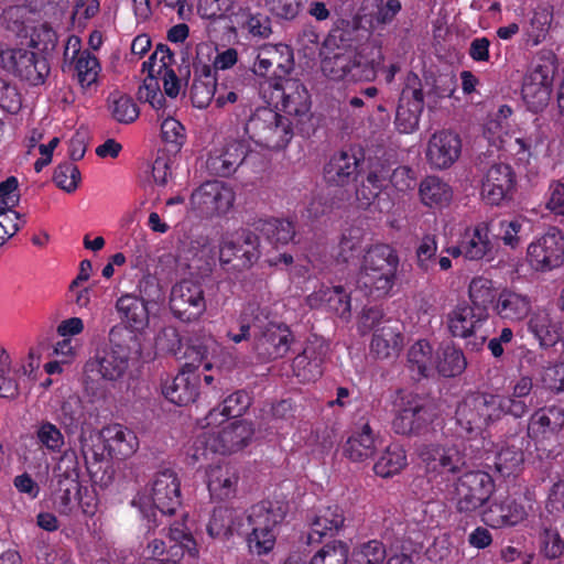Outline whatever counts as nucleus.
I'll return each instance as SVG.
<instances>
[{
	"instance_id": "26",
	"label": "nucleus",
	"mask_w": 564,
	"mask_h": 564,
	"mask_svg": "<svg viewBox=\"0 0 564 564\" xmlns=\"http://www.w3.org/2000/svg\"><path fill=\"white\" fill-rule=\"evenodd\" d=\"M185 356L192 362H205V369L210 370L214 366L224 369H231L236 366L232 354L220 347L213 338L193 341L186 349Z\"/></svg>"
},
{
	"instance_id": "57",
	"label": "nucleus",
	"mask_w": 564,
	"mask_h": 564,
	"mask_svg": "<svg viewBox=\"0 0 564 564\" xmlns=\"http://www.w3.org/2000/svg\"><path fill=\"white\" fill-rule=\"evenodd\" d=\"M261 230L271 242L281 245L289 243L295 235L293 224L285 219L267 220Z\"/></svg>"
},
{
	"instance_id": "15",
	"label": "nucleus",
	"mask_w": 564,
	"mask_h": 564,
	"mask_svg": "<svg viewBox=\"0 0 564 564\" xmlns=\"http://www.w3.org/2000/svg\"><path fill=\"white\" fill-rule=\"evenodd\" d=\"M0 66L15 73L31 85H40L48 73L44 58L23 48H7L0 51Z\"/></svg>"
},
{
	"instance_id": "58",
	"label": "nucleus",
	"mask_w": 564,
	"mask_h": 564,
	"mask_svg": "<svg viewBox=\"0 0 564 564\" xmlns=\"http://www.w3.org/2000/svg\"><path fill=\"white\" fill-rule=\"evenodd\" d=\"M80 452L86 462L102 460L107 454L102 431L100 433L83 434L80 436Z\"/></svg>"
},
{
	"instance_id": "62",
	"label": "nucleus",
	"mask_w": 564,
	"mask_h": 564,
	"mask_svg": "<svg viewBox=\"0 0 564 564\" xmlns=\"http://www.w3.org/2000/svg\"><path fill=\"white\" fill-rule=\"evenodd\" d=\"M361 250V231L360 229H350L344 234L338 246V260L343 262H350L354 260Z\"/></svg>"
},
{
	"instance_id": "6",
	"label": "nucleus",
	"mask_w": 564,
	"mask_h": 564,
	"mask_svg": "<svg viewBox=\"0 0 564 564\" xmlns=\"http://www.w3.org/2000/svg\"><path fill=\"white\" fill-rule=\"evenodd\" d=\"M243 131L254 143L269 149L282 148L292 138L289 119L267 107L258 108L251 115Z\"/></svg>"
},
{
	"instance_id": "61",
	"label": "nucleus",
	"mask_w": 564,
	"mask_h": 564,
	"mask_svg": "<svg viewBox=\"0 0 564 564\" xmlns=\"http://www.w3.org/2000/svg\"><path fill=\"white\" fill-rule=\"evenodd\" d=\"M523 452L514 448V446H508L502 448L496 459V467L498 471L505 476H509L516 473L523 463Z\"/></svg>"
},
{
	"instance_id": "60",
	"label": "nucleus",
	"mask_w": 564,
	"mask_h": 564,
	"mask_svg": "<svg viewBox=\"0 0 564 564\" xmlns=\"http://www.w3.org/2000/svg\"><path fill=\"white\" fill-rule=\"evenodd\" d=\"M154 346L158 354L176 355L182 347L177 329L172 326L162 328L155 336Z\"/></svg>"
},
{
	"instance_id": "28",
	"label": "nucleus",
	"mask_w": 564,
	"mask_h": 564,
	"mask_svg": "<svg viewBox=\"0 0 564 564\" xmlns=\"http://www.w3.org/2000/svg\"><path fill=\"white\" fill-rule=\"evenodd\" d=\"M129 367V354L122 346H112L86 364L88 371H97L108 381L121 379Z\"/></svg>"
},
{
	"instance_id": "51",
	"label": "nucleus",
	"mask_w": 564,
	"mask_h": 564,
	"mask_svg": "<svg viewBox=\"0 0 564 564\" xmlns=\"http://www.w3.org/2000/svg\"><path fill=\"white\" fill-rule=\"evenodd\" d=\"M468 297L471 306L487 308L496 299L494 282L485 276H475L468 284Z\"/></svg>"
},
{
	"instance_id": "63",
	"label": "nucleus",
	"mask_w": 564,
	"mask_h": 564,
	"mask_svg": "<svg viewBox=\"0 0 564 564\" xmlns=\"http://www.w3.org/2000/svg\"><path fill=\"white\" fill-rule=\"evenodd\" d=\"M80 181V173L73 163L59 164L54 173L55 184L67 193L74 192Z\"/></svg>"
},
{
	"instance_id": "54",
	"label": "nucleus",
	"mask_w": 564,
	"mask_h": 564,
	"mask_svg": "<svg viewBox=\"0 0 564 564\" xmlns=\"http://www.w3.org/2000/svg\"><path fill=\"white\" fill-rule=\"evenodd\" d=\"M348 555V545L340 540H334L323 545L308 564H346Z\"/></svg>"
},
{
	"instance_id": "44",
	"label": "nucleus",
	"mask_w": 564,
	"mask_h": 564,
	"mask_svg": "<svg viewBox=\"0 0 564 564\" xmlns=\"http://www.w3.org/2000/svg\"><path fill=\"white\" fill-rule=\"evenodd\" d=\"M248 397L246 393L238 391L226 398L223 404L212 410L205 417L206 424L204 426H214L231 422L230 419L240 416L248 408Z\"/></svg>"
},
{
	"instance_id": "55",
	"label": "nucleus",
	"mask_w": 564,
	"mask_h": 564,
	"mask_svg": "<svg viewBox=\"0 0 564 564\" xmlns=\"http://www.w3.org/2000/svg\"><path fill=\"white\" fill-rule=\"evenodd\" d=\"M73 62L75 63L76 75L82 87H89L97 82L101 67L95 55L84 51Z\"/></svg>"
},
{
	"instance_id": "21",
	"label": "nucleus",
	"mask_w": 564,
	"mask_h": 564,
	"mask_svg": "<svg viewBox=\"0 0 564 564\" xmlns=\"http://www.w3.org/2000/svg\"><path fill=\"white\" fill-rule=\"evenodd\" d=\"M293 69V54L288 45L265 44L258 48L252 72L257 76H267L271 70L273 79H283Z\"/></svg>"
},
{
	"instance_id": "38",
	"label": "nucleus",
	"mask_w": 564,
	"mask_h": 564,
	"mask_svg": "<svg viewBox=\"0 0 564 564\" xmlns=\"http://www.w3.org/2000/svg\"><path fill=\"white\" fill-rule=\"evenodd\" d=\"M530 311L531 301L527 295L507 289L499 293L495 305L497 315L510 322L524 319Z\"/></svg>"
},
{
	"instance_id": "7",
	"label": "nucleus",
	"mask_w": 564,
	"mask_h": 564,
	"mask_svg": "<svg viewBox=\"0 0 564 564\" xmlns=\"http://www.w3.org/2000/svg\"><path fill=\"white\" fill-rule=\"evenodd\" d=\"M555 72L556 55L551 50H541L536 65L522 85L523 100L532 111H539L549 104Z\"/></svg>"
},
{
	"instance_id": "29",
	"label": "nucleus",
	"mask_w": 564,
	"mask_h": 564,
	"mask_svg": "<svg viewBox=\"0 0 564 564\" xmlns=\"http://www.w3.org/2000/svg\"><path fill=\"white\" fill-rule=\"evenodd\" d=\"M226 425L218 432H209L213 435L212 452L219 454L235 453L245 447L252 436L249 423L242 421L225 422Z\"/></svg>"
},
{
	"instance_id": "8",
	"label": "nucleus",
	"mask_w": 564,
	"mask_h": 564,
	"mask_svg": "<svg viewBox=\"0 0 564 564\" xmlns=\"http://www.w3.org/2000/svg\"><path fill=\"white\" fill-rule=\"evenodd\" d=\"M494 490L491 476L476 470L458 477L448 489V495L459 512L470 513L484 506Z\"/></svg>"
},
{
	"instance_id": "48",
	"label": "nucleus",
	"mask_w": 564,
	"mask_h": 564,
	"mask_svg": "<svg viewBox=\"0 0 564 564\" xmlns=\"http://www.w3.org/2000/svg\"><path fill=\"white\" fill-rule=\"evenodd\" d=\"M36 444L50 454H58L65 446V436L54 423L42 420L34 427Z\"/></svg>"
},
{
	"instance_id": "56",
	"label": "nucleus",
	"mask_w": 564,
	"mask_h": 564,
	"mask_svg": "<svg viewBox=\"0 0 564 564\" xmlns=\"http://www.w3.org/2000/svg\"><path fill=\"white\" fill-rule=\"evenodd\" d=\"M174 55L166 45H158L150 58L143 63L142 69L149 73V76L160 77L163 73L172 70Z\"/></svg>"
},
{
	"instance_id": "53",
	"label": "nucleus",
	"mask_w": 564,
	"mask_h": 564,
	"mask_svg": "<svg viewBox=\"0 0 564 564\" xmlns=\"http://www.w3.org/2000/svg\"><path fill=\"white\" fill-rule=\"evenodd\" d=\"M109 108L113 119L120 123H131L139 117V108L131 97L119 93L109 97Z\"/></svg>"
},
{
	"instance_id": "14",
	"label": "nucleus",
	"mask_w": 564,
	"mask_h": 564,
	"mask_svg": "<svg viewBox=\"0 0 564 564\" xmlns=\"http://www.w3.org/2000/svg\"><path fill=\"white\" fill-rule=\"evenodd\" d=\"M424 108V97L421 83L415 74L406 76V84L402 90L400 104L395 113V127L401 133H412L419 127L420 117Z\"/></svg>"
},
{
	"instance_id": "17",
	"label": "nucleus",
	"mask_w": 564,
	"mask_h": 564,
	"mask_svg": "<svg viewBox=\"0 0 564 564\" xmlns=\"http://www.w3.org/2000/svg\"><path fill=\"white\" fill-rule=\"evenodd\" d=\"M528 258L535 270L557 268L564 259V236L555 228L550 229L529 245Z\"/></svg>"
},
{
	"instance_id": "42",
	"label": "nucleus",
	"mask_w": 564,
	"mask_h": 564,
	"mask_svg": "<svg viewBox=\"0 0 564 564\" xmlns=\"http://www.w3.org/2000/svg\"><path fill=\"white\" fill-rule=\"evenodd\" d=\"M421 203L430 208H443L453 198L451 186L437 176H426L419 186Z\"/></svg>"
},
{
	"instance_id": "43",
	"label": "nucleus",
	"mask_w": 564,
	"mask_h": 564,
	"mask_svg": "<svg viewBox=\"0 0 564 564\" xmlns=\"http://www.w3.org/2000/svg\"><path fill=\"white\" fill-rule=\"evenodd\" d=\"M462 238L466 259L480 260L489 256L494 249L487 224L481 223L466 229Z\"/></svg>"
},
{
	"instance_id": "36",
	"label": "nucleus",
	"mask_w": 564,
	"mask_h": 564,
	"mask_svg": "<svg viewBox=\"0 0 564 564\" xmlns=\"http://www.w3.org/2000/svg\"><path fill=\"white\" fill-rule=\"evenodd\" d=\"M312 308H326L340 317H348L350 313V300L341 286H322L306 299Z\"/></svg>"
},
{
	"instance_id": "52",
	"label": "nucleus",
	"mask_w": 564,
	"mask_h": 564,
	"mask_svg": "<svg viewBox=\"0 0 564 564\" xmlns=\"http://www.w3.org/2000/svg\"><path fill=\"white\" fill-rule=\"evenodd\" d=\"M466 360L464 354L455 347H445L441 354L436 355L435 371L444 377H455L464 371Z\"/></svg>"
},
{
	"instance_id": "47",
	"label": "nucleus",
	"mask_w": 564,
	"mask_h": 564,
	"mask_svg": "<svg viewBox=\"0 0 564 564\" xmlns=\"http://www.w3.org/2000/svg\"><path fill=\"white\" fill-rule=\"evenodd\" d=\"M408 361L411 370L419 377H430L435 372L436 356L430 343L419 340L411 346L408 352Z\"/></svg>"
},
{
	"instance_id": "30",
	"label": "nucleus",
	"mask_w": 564,
	"mask_h": 564,
	"mask_svg": "<svg viewBox=\"0 0 564 564\" xmlns=\"http://www.w3.org/2000/svg\"><path fill=\"white\" fill-rule=\"evenodd\" d=\"M403 327L399 321L387 319L373 332L371 351L381 359L392 358L401 351L404 338Z\"/></svg>"
},
{
	"instance_id": "16",
	"label": "nucleus",
	"mask_w": 564,
	"mask_h": 564,
	"mask_svg": "<svg viewBox=\"0 0 564 564\" xmlns=\"http://www.w3.org/2000/svg\"><path fill=\"white\" fill-rule=\"evenodd\" d=\"M260 258L259 237L247 229H240L226 236L219 247V260L230 263L234 259L239 265L249 268Z\"/></svg>"
},
{
	"instance_id": "4",
	"label": "nucleus",
	"mask_w": 564,
	"mask_h": 564,
	"mask_svg": "<svg viewBox=\"0 0 564 564\" xmlns=\"http://www.w3.org/2000/svg\"><path fill=\"white\" fill-rule=\"evenodd\" d=\"M261 94L269 105L280 108L299 123L311 118L310 94L299 79H269L261 86Z\"/></svg>"
},
{
	"instance_id": "18",
	"label": "nucleus",
	"mask_w": 564,
	"mask_h": 564,
	"mask_svg": "<svg viewBox=\"0 0 564 564\" xmlns=\"http://www.w3.org/2000/svg\"><path fill=\"white\" fill-rule=\"evenodd\" d=\"M260 332L254 336L253 350L263 360H273L284 357L290 350L292 334L284 324H260Z\"/></svg>"
},
{
	"instance_id": "49",
	"label": "nucleus",
	"mask_w": 564,
	"mask_h": 564,
	"mask_svg": "<svg viewBox=\"0 0 564 564\" xmlns=\"http://www.w3.org/2000/svg\"><path fill=\"white\" fill-rule=\"evenodd\" d=\"M408 464L405 451L397 444L390 445L373 466L375 473L383 478L400 473Z\"/></svg>"
},
{
	"instance_id": "59",
	"label": "nucleus",
	"mask_w": 564,
	"mask_h": 564,
	"mask_svg": "<svg viewBox=\"0 0 564 564\" xmlns=\"http://www.w3.org/2000/svg\"><path fill=\"white\" fill-rule=\"evenodd\" d=\"M57 42L56 32L47 23H39L32 28L30 45L40 52H50Z\"/></svg>"
},
{
	"instance_id": "27",
	"label": "nucleus",
	"mask_w": 564,
	"mask_h": 564,
	"mask_svg": "<svg viewBox=\"0 0 564 564\" xmlns=\"http://www.w3.org/2000/svg\"><path fill=\"white\" fill-rule=\"evenodd\" d=\"M514 186L512 170L507 164H494L487 171L481 187L482 198L490 205L505 202Z\"/></svg>"
},
{
	"instance_id": "19",
	"label": "nucleus",
	"mask_w": 564,
	"mask_h": 564,
	"mask_svg": "<svg viewBox=\"0 0 564 564\" xmlns=\"http://www.w3.org/2000/svg\"><path fill=\"white\" fill-rule=\"evenodd\" d=\"M462 140L459 135L449 130L434 132L426 144L425 159L435 170L451 167L460 156Z\"/></svg>"
},
{
	"instance_id": "64",
	"label": "nucleus",
	"mask_w": 564,
	"mask_h": 564,
	"mask_svg": "<svg viewBox=\"0 0 564 564\" xmlns=\"http://www.w3.org/2000/svg\"><path fill=\"white\" fill-rule=\"evenodd\" d=\"M357 557L359 564H386L389 558L384 546L377 540L361 544Z\"/></svg>"
},
{
	"instance_id": "9",
	"label": "nucleus",
	"mask_w": 564,
	"mask_h": 564,
	"mask_svg": "<svg viewBox=\"0 0 564 564\" xmlns=\"http://www.w3.org/2000/svg\"><path fill=\"white\" fill-rule=\"evenodd\" d=\"M488 319L487 308H476L462 302L447 314L446 323L454 337L470 339L469 344L477 348L482 346L488 337L485 329Z\"/></svg>"
},
{
	"instance_id": "2",
	"label": "nucleus",
	"mask_w": 564,
	"mask_h": 564,
	"mask_svg": "<svg viewBox=\"0 0 564 564\" xmlns=\"http://www.w3.org/2000/svg\"><path fill=\"white\" fill-rule=\"evenodd\" d=\"M399 264L397 252L388 245H375L364 254L357 284L369 294L382 296L394 283Z\"/></svg>"
},
{
	"instance_id": "12",
	"label": "nucleus",
	"mask_w": 564,
	"mask_h": 564,
	"mask_svg": "<svg viewBox=\"0 0 564 564\" xmlns=\"http://www.w3.org/2000/svg\"><path fill=\"white\" fill-rule=\"evenodd\" d=\"M169 304L173 315L182 322L198 321L206 312L202 284L193 280L180 281L171 289Z\"/></svg>"
},
{
	"instance_id": "37",
	"label": "nucleus",
	"mask_w": 564,
	"mask_h": 564,
	"mask_svg": "<svg viewBox=\"0 0 564 564\" xmlns=\"http://www.w3.org/2000/svg\"><path fill=\"white\" fill-rule=\"evenodd\" d=\"M376 438L369 423H362L357 426L348 437L344 454L352 462H364L376 453Z\"/></svg>"
},
{
	"instance_id": "46",
	"label": "nucleus",
	"mask_w": 564,
	"mask_h": 564,
	"mask_svg": "<svg viewBox=\"0 0 564 564\" xmlns=\"http://www.w3.org/2000/svg\"><path fill=\"white\" fill-rule=\"evenodd\" d=\"M117 310L121 318L133 330H142L149 323V311L143 300L134 295H122L117 301Z\"/></svg>"
},
{
	"instance_id": "13",
	"label": "nucleus",
	"mask_w": 564,
	"mask_h": 564,
	"mask_svg": "<svg viewBox=\"0 0 564 564\" xmlns=\"http://www.w3.org/2000/svg\"><path fill=\"white\" fill-rule=\"evenodd\" d=\"M234 202V189L220 181L203 184L191 196L192 208L208 217L228 213Z\"/></svg>"
},
{
	"instance_id": "10",
	"label": "nucleus",
	"mask_w": 564,
	"mask_h": 564,
	"mask_svg": "<svg viewBox=\"0 0 564 564\" xmlns=\"http://www.w3.org/2000/svg\"><path fill=\"white\" fill-rule=\"evenodd\" d=\"M488 399H490V394L473 393L458 403L455 421L459 435H478L490 422L499 420L491 410V400Z\"/></svg>"
},
{
	"instance_id": "45",
	"label": "nucleus",
	"mask_w": 564,
	"mask_h": 564,
	"mask_svg": "<svg viewBox=\"0 0 564 564\" xmlns=\"http://www.w3.org/2000/svg\"><path fill=\"white\" fill-rule=\"evenodd\" d=\"M248 151L246 140L228 141L220 155L213 159V169L223 176L230 175L243 162Z\"/></svg>"
},
{
	"instance_id": "50",
	"label": "nucleus",
	"mask_w": 564,
	"mask_h": 564,
	"mask_svg": "<svg viewBox=\"0 0 564 564\" xmlns=\"http://www.w3.org/2000/svg\"><path fill=\"white\" fill-rule=\"evenodd\" d=\"M552 20L553 12L549 7H538L524 29L527 42L536 46L545 41Z\"/></svg>"
},
{
	"instance_id": "11",
	"label": "nucleus",
	"mask_w": 564,
	"mask_h": 564,
	"mask_svg": "<svg viewBox=\"0 0 564 564\" xmlns=\"http://www.w3.org/2000/svg\"><path fill=\"white\" fill-rule=\"evenodd\" d=\"M394 406L395 416L392 421V429L398 434H419L432 421L431 408L417 394L400 393Z\"/></svg>"
},
{
	"instance_id": "32",
	"label": "nucleus",
	"mask_w": 564,
	"mask_h": 564,
	"mask_svg": "<svg viewBox=\"0 0 564 564\" xmlns=\"http://www.w3.org/2000/svg\"><path fill=\"white\" fill-rule=\"evenodd\" d=\"M344 522V512L337 505L318 507L310 519L307 543L319 542L323 536L338 532Z\"/></svg>"
},
{
	"instance_id": "39",
	"label": "nucleus",
	"mask_w": 564,
	"mask_h": 564,
	"mask_svg": "<svg viewBox=\"0 0 564 564\" xmlns=\"http://www.w3.org/2000/svg\"><path fill=\"white\" fill-rule=\"evenodd\" d=\"M235 28L246 30L252 37L267 39L272 33L270 19L262 14H252L250 9L237 4L229 14Z\"/></svg>"
},
{
	"instance_id": "5",
	"label": "nucleus",
	"mask_w": 564,
	"mask_h": 564,
	"mask_svg": "<svg viewBox=\"0 0 564 564\" xmlns=\"http://www.w3.org/2000/svg\"><path fill=\"white\" fill-rule=\"evenodd\" d=\"M286 507L280 501H262L252 506L247 514L251 533L248 535V544L252 552L264 554L270 552L276 538V525L285 517Z\"/></svg>"
},
{
	"instance_id": "35",
	"label": "nucleus",
	"mask_w": 564,
	"mask_h": 564,
	"mask_svg": "<svg viewBox=\"0 0 564 564\" xmlns=\"http://www.w3.org/2000/svg\"><path fill=\"white\" fill-rule=\"evenodd\" d=\"M358 160L348 152L335 153L324 167V180L332 186H345L357 176Z\"/></svg>"
},
{
	"instance_id": "22",
	"label": "nucleus",
	"mask_w": 564,
	"mask_h": 564,
	"mask_svg": "<svg viewBox=\"0 0 564 564\" xmlns=\"http://www.w3.org/2000/svg\"><path fill=\"white\" fill-rule=\"evenodd\" d=\"M419 456L429 474H454L465 466L464 456L455 445H425Z\"/></svg>"
},
{
	"instance_id": "40",
	"label": "nucleus",
	"mask_w": 564,
	"mask_h": 564,
	"mask_svg": "<svg viewBox=\"0 0 564 564\" xmlns=\"http://www.w3.org/2000/svg\"><path fill=\"white\" fill-rule=\"evenodd\" d=\"M528 326L542 348L553 347L561 339V326L546 310L535 311Z\"/></svg>"
},
{
	"instance_id": "20",
	"label": "nucleus",
	"mask_w": 564,
	"mask_h": 564,
	"mask_svg": "<svg viewBox=\"0 0 564 564\" xmlns=\"http://www.w3.org/2000/svg\"><path fill=\"white\" fill-rule=\"evenodd\" d=\"M534 500L529 495L507 498L492 503L484 513V521L492 528L511 527L523 521L533 511Z\"/></svg>"
},
{
	"instance_id": "33",
	"label": "nucleus",
	"mask_w": 564,
	"mask_h": 564,
	"mask_svg": "<svg viewBox=\"0 0 564 564\" xmlns=\"http://www.w3.org/2000/svg\"><path fill=\"white\" fill-rule=\"evenodd\" d=\"M102 435L105 446L107 447V455L112 458H128L132 456L139 447V441L134 432L120 424H113L102 429Z\"/></svg>"
},
{
	"instance_id": "34",
	"label": "nucleus",
	"mask_w": 564,
	"mask_h": 564,
	"mask_svg": "<svg viewBox=\"0 0 564 564\" xmlns=\"http://www.w3.org/2000/svg\"><path fill=\"white\" fill-rule=\"evenodd\" d=\"M199 377L189 370H183L163 386L165 398L180 406L195 401L198 395Z\"/></svg>"
},
{
	"instance_id": "1",
	"label": "nucleus",
	"mask_w": 564,
	"mask_h": 564,
	"mask_svg": "<svg viewBox=\"0 0 564 564\" xmlns=\"http://www.w3.org/2000/svg\"><path fill=\"white\" fill-rule=\"evenodd\" d=\"M321 68L332 80L369 82L376 77L377 68L383 63L381 46L376 43L364 45L360 51L350 46L329 50L327 42L322 52Z\"/></svg>"
},
{
	"instance_id": "31",
	"label": "nucleus",
	"mask_w": 564,
	"mask_h": 564,
	"mask_svg": "<svg viewBox=\"0 0 564 564\" xmlns=\"http://www.w3.org/2000/svg\"><path fill=\"white\" fill-rule=\"evenodd\" d=\"M401 9L400 0H362L358 14L370 30L377 31L391 24Z\"/></svg>"
},
{
	"instance_id": "3",
	"label": "nucleus",
	"mask_w": 564,
	"mask_h": 564,
	"mask_svg": "<svg viewBox=\"0 0 564 564\" xmlns=\"http://www.w3.org/2000/svg\"><path fill=\"white\" fill-rule=\"evenodd\" d=\"M132 505L138 507L144 517L156 521V513L173 514L181 506V482L171 469L154 475L151 482L137 495Z\"/></svg>"
},
{
	"instance_id": "41",
	"label": "nucleus",
	"mask_w": 564,
	"mask_h": 564,
	"mask_svg": "<svg viewBox=\"0 0 564 564\" xmlns=\"http://www.w3.org/2000/svg\"><path fill=\"white\" fill-rule=\"evenodd\" d=\"M268 318V311L261 307L256 301L248 302L238 318L239 332H234L229 328L226 333V337L235 344H239L243 340L249 339L251 327H260V324Z\"/></svg>"
},
{
	"instance_id": "25",
	"label": "nucleus",
	"mask_w": 564,
	"mask_h": 564,
	"mask_svg": "<svg viewBox=\"0 0 564 564\" xmlns=\"http://www.w3.org/2000/svg\"><path fill=\"white\" fill-rule=\"evenodd\" d=\"M205 482L214 501H227L237 494L239 474L228 463L209 465L205 471Z\"/></svg>"
},
{
	"instance_id": "24",
	"label": "nucleus",
	"mask_w": 564,
	"mask_h": 564,
	"mask_svg": "<svg viewBox=\"0 0 564 564\" xmlns=\"http://www.w3.org/2000/svg\"><path fill=\"white\" fill-rule=\"evenodd\" d=\"M564 427V408L552 405L536 410L529 419L528 436L536 444L556 441Z\"/></svg>"
},
{
	"instance_id": "23",
	"label": "nucleus",
	"mask_w": 564,
	"mask_h": 564,
	"mask_svg": "<svg viewBox=\"0 0 564 564\" xmlns=\"http://www.w3.org/2000/svg\"><path fill=\"white\" fill-rule=\"evenodd\" d=\"M532 388V379L529 376H523L511 386L508 395L490 394L492 412L498 415L499 420L507 414L522 417L529 411L530 404L527 402V398L530 395Z\"/></svg>"
}]
</instances>
